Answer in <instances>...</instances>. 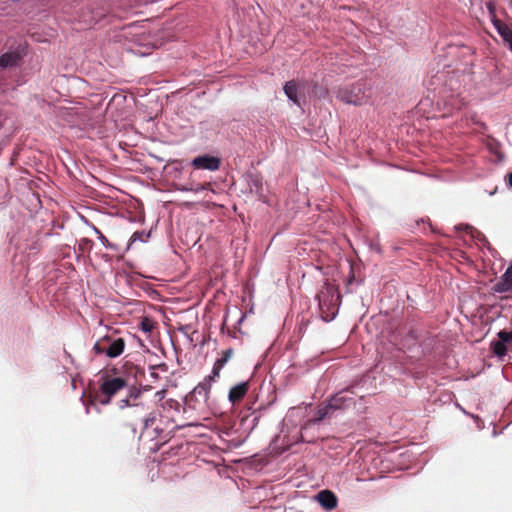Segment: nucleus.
Masks as SVG:
<instances>
[{
  "mask_svg": "<svg viewBox=\"0 0 512 512\" xmlns=\"http://www.w3.org/2000/svg\"><path fill=\"white\" fill-rule=\"evenodd\" d=\"M320 317L323 321H332L339 310L340 295L335 285L326 280L316 295Z\"/></svg>",
  "mask_w": 512,
  "mask_h": 512,
  "instance_id": "f257e3e1",
  "label": "nucleus"
},
{
  "mask_svg": "<svg viewBox=\"0 0 512 512\" xmlns=\"http://www.w3.org/2000/svg\"><path fill=\"white\" fill-rule=\"evenodd\" d=\"M99 383L95 400L103 406L109 405L119 392L126 390L129 386L124 377L111 375L108 372L100 374Z\"/></svg>",
  "mask_w": 512,
  "mask_h": 512,
  "instance_id": "f03ea898",
  "label": "nucleus"
},
{
  "mask_svg": "<svg viewBox=\"0 0 512 512\" xmlns=\"http://www.w3.org/2000/svg\"><path fill=\"white\" fill-rule=\"evenodd\" d=\"M215 378L209 374L201 381L186 397V404L189 408L197 411H203L207 407L209 393Z\"/></svg>",
  "mask_w": 512,
  "mask_h": 512,
  "instance_id": "7ed1b4c3",
  "label": "nucleus"
},
{
  "mask_svg": "<svg viewBox=\"0 0 512 512\" xmlns=\"http://www.w3.org/2000/svg\"><path fill=\"white\" fill-rule=\"evenodd\" d=\"M125 349V341L120 337L106 335L97 340L93 346V350L98 355H105L108 358H116L120 356Z\"/></svg>",
  "mask_w": 512,
  "mask_h": 512,
  "instance_id": "20e7f679",
  "label": "nucleus"
},
{
  "mask_svg": "<svg viewBox=\"0 0 512 512\" xmlns=\"http://www.w3.org/2000/svg\"><path fill=\"white\" fill-rule=\"evenodd\" d=\"M369 97L363 83H356L350 88L339 90V98L347 104L362 105L367 103Z\"/></svg>",
  "mask_w": 512,
  "mask_h": 512,
  "instance_id": "39448f33",
  "label": "nucleus"
},
{
  "mask_svg": "<svg viewBox=\"0 0 512 512\" xmlns=\"http://www.w3.org/2000/svg\"><path fill=\"white\" fill-rule=\"evenodd\" d=\"M145 388L129 385L126 389V395L116 402V406L122 412V415L144 399L143 392Z\"/></svg>",
  "mask_w": 512,
  "mask_h": 512,
  "instance_id": "423d86ee",
  "label": "nucleus"
},
{
  "mask_svg": "<svg viewBox=\"0 0 512 512\" xmlns=\"http://www.w3.org/2000/svg\"><path fill=\"white\" fill-rule=\"evenodd\" d=\"M145 388L129 385L126 389V395L116 402V406L122 412V415L144 399L143 392Z\"/></svg>",
  "mask_w": 512,
  "mask_h": 512,
  "instance_id": "0eeeda50",
  "label": "nucleus"
},
{
  "mask_svg": "<svg viewBox=\"0 0 512 512\" xmlns=\"http://www.w3.org/2000/svg\"><path fill=\"white\" fill-rule=\"evenodd\" d=\"M149 402L143 399L136 405H132V408L129 409L126 413L123 414V417L127 420L128 424L132 427L139 423V420L144 418L147 415L148 410L150 409Z\"/></svg>",
  "mask_w": 512,
  "mask_h": 512,
  "instance_id": "6e6552de",
  "label": "nucleus"
},
{
  "mask_svg": "<svg viewBox=\"0 0 512 512\" xmlns=\"http://www.w3.org/2000/svg\"><path fill=\"white\" fill-rule=\"evenodd\" d=\"M352 392L349 390H343L333 395L329 400L330 408L333 412L336 410H342L349 408L354 404V398L351 396Z\"/></svg>",
  "mask_w": 512,
  "mask_h": 512,
  "instance_id": "1a4fd4ad",
  "label": "nucleus"
},
{
  "mask_svg": "<svg viewBox=\"0 0 512 512\" xmlns=\"http://www.w3.org/2000/svg\"><path fill=\"white\" fill-rule=\"evenodd\" d=\"M192 165L196 169L216 171L220 168V159L209 155L198 156L192 160Z\"/></svg>",
  "mask_w": 512,
  "mask_h": 512,
  "instance_id": "9d476101",
  "label": "nucleus"
},
{
  "mask_svg": "<svg viewBox=\"0 0 512 512\" xmlns=\"http://www.w3.org/2000/svg\"><path fill=\"white\" fill-rule=\"evenodd\" d=\"M319 504L326 510H332L337 506L336 495L330 490H322L316 495Z\"/></svg>",
  "mask_w": 512,
  "mask_h": 512,
  "instance_id": "9b49d317",
  "label": "nucleus"
},
{
  "mask_svg": "<svg viewBox=\"0 0 512 512\" xmlns=\"http://www.w3.org/2000/svg\"><path fill=\"white\" fill-rule=\"evenodd\" d=\"M249 389V383L248 382H240L236 384L235 386L231 387L228 399L232 404H235L239 402L243 397L246 395Z\"/></svg>",
  "mask_w": 512,
  "mask_h": 512,
  "instance_id": "f8f14e48",
  "label": "nucleus"
},
{
  "mask_svg": "<svg viewBox=\"0 0 512 512\" xmlns=\"http://www.w3.org/2000/svg\"><path fill=\"white\" fill-rule=\"evenodd\" d=\"M21 60V55L17 51H9L0 56V67L3 69L16 67Z\"/></svg>",
  "mask_w": 512,
  "mask_h": 512,
  "instance_id": "ddd939ff",
  "label": "nucleus"
},
{
  "mask_svg": "<svg viewBox=\"0 0 512 512\" xmlns=\"http://www.w3.org/2000/svg\"><path fill=\"white\" fill-rule=\"evenodd\" d=\"M512 288V265L507 268L505 273L502 275L499 282H497L493 289L495 292L502 293L507 292Z\"/></svg>",
  "mask_w": 512,
  "mask_h": 512,
  "instance_id": "4468645a",
  "label": "nucleus"
},
{
  "mask_svg": "<svg viewBox=\"0 0 512 512\" xmlns=\"http://www.w3.org/2000/svg\"><path fill=\"white\" fill-rule=\"evenodd\" d=\"M260 415L256 412H250L241 418V426L249 435L258 425Z\"/></svg>",
  "mask_w": 512,
  "mask_h": 512,
  "instance_id": "2eb2a0df",
  "label": "nucleus"
},
{
  "mask_svg": "<svg viewBox=\"0 0 512 512\" xmlns=\"http://www.w3.org/2000/svg\"><path fill=\"white\" fill-rule=\"evenodd\" d=\"M233 354V350L231 348L225 350L221 358L217 359L213 365L212 371L210 373L211 378L217 379L220 375L221 369L225 366V364L229 361Z\"/></svg>",
  "mask_w": 512,
  "mask_h": 512,
  "instance_id": "dca6fc26",
  "label": "nucleus"
},
{
  "mask_svg": "<svg viewBox=\"0 0 512 512\" xmlns=\"http://www.w3.org/2000/svg\"><path fill=\"white\" fill-rule=\"evenodd\" d=\"M245 179H246L250 193H253L256 195H262L263 184H262V179L258 175L247 174Z\"/></svg>",
  "mask_w": 512,
  "mask_h": 512,
  "instance_id": "f3484780",
  "label": "nucleus"
},
{
  "mask_svg": "<svg viewBox=\"0 0 512 512\" xmlns=\"http://www.w3.org/2000/svg\"><path fill=\"white\" fill-rule=\"evenodd\" d=\"M298 85L295 81H288L284 85V93L287 96V98L293 102L297 106H301L300 100L298 98Z\"/></svg>",
  "mask_w": 512,
  "mask_h": 512,
  "instance_id": "a211bd4d",
  "label": "nucleus"
},
{
  "mask_svg": "<svg viewBox=\"0 0 512 512\" xmlns=\"http://www.w3.org/2000/svg\"><path fill=\"white\" fill-rule=\"evenodd\" d=\"M464 105L465 100L464 98L460 97V95L452 94L444 99V106L449 112H453L454 110H461Z\"/></svg>",
  "mask_w": 512,
  "mask_h": 512,
  "instance_id": "6ab92c4d",
  "label": "nucleus"
},
{
  "mask_svg": "<svg viewBox=\"0 0 512 512\" xmlns=\"http://www.w3.org/2000/svg\"><path fill=\"white\" fill-rule=\"evenodd\" d=\"M492 24L505 43H507L512 38V30L501 20L492 19Z\"/></svg>",
  "mask_w": 512,
  "mask_h": 512,
  "instance_id": "aec40b11",
  "label": "nucleus"
},
{
  "mask_svg": "<svg viewBox=\"0 0 512 512\" xmlns=\"http://www.w3.org/2000/svg\"><path fill=\"white\" fill-rule=\"evenodd\" d=\"M333 413L332 408H330L329 402L326 406L320 407L315 415L314 418L310 420L311 423L316 424L322 420H324L326 417L330 416Z\"/></svg>",
  "mask_w": 512,
  "mask_h": 512,
  "instance_id": "412c9836",
  "label": "nucleus"
},
{
  "mask_svg": "<svg viewBox=\"0 0 512 512\" xmlns=\"http://www.w3.org/2000/svg\"><path fill=\"white\" fill-rule=\"evenodd\" d=\"M155 419V413L150 408L147 412V415H145L144 418L139 420V423L142 424L144 430H147L153 425Z\"/></svg>",
  "mask_w": 512,
  "mask_h": 512,
  "instance_id": "4be33fe9",
  "label": "nucleus"
},
{
  "mask_svg": "<svg viewBox=\"0 0 512 512\" xmlns=\"http://www.w3.org/2000/svg\"><path fill=\"white\" fill-rule=\"evenodd\" d=\"M492 349L493 352L499 357L504 356L507 351L505 344L503 342L498 341L492 343Z\"/></svg>",
  "mask_w": 512,
  "mask_h": 512,
  "instance_id": "5701e85b",
  "label": "nucleus"
},
{
  "mask_svg": "<svg viewBox=\"0 0 512 512\" xmlns=\"http://www.w3.org/2000/svg\"><path fill=\"white\" fill-rule=\"evenodd\" d=\"M498 337L500 339L499 342H503L504 344L512 341V333L507 331H500L498 333Z\"/></svg>",
  "mask_w": 512,
  "mask_h": 512,
  "instance_id": "b1692460",
  "label": "nucleus"
},
{
  "mask_svg": "<svg viewBox=\"0 0 512 512\" xmlns=\"http://www.w3.org/2000/svg\"><path fill=\"white\" fill-rule=\"evenodd\" d=\"M98 240L101 242V244L104 247H106L108 249L116 250V245L109 242L108 239L103 234H100V236L98 237Z\"/></svg>",
  "mask_w": 512,
  "mask_h": 512,
  "instance_id": "393cba45",
  "label": "nucleus"
},
{
  "mask_svg": "<svg viewBox=\"0 0 512 512\" xmlns=\"http://www.w3.org/2000/svg\"><path fill=\"white\" fill-rule=\"evenodd\" d=\"M140 326H141V330L143 332H145V333H150L152 331V328H153V324L148 319H144L141 322Z\"/></svg>",
  "mask_w": 512,
  "mask_h": 512,
  "instance_id": "a878e982",
  "label": "nucleus"
},
{
  "mask_svg": "<svg viewBox=\"0 0 512 512\" xmlns=\"http://www.w3.org/2000/svg\"><path fill=\"white\" fill-rule=\"evenodd\" d=\"M205 188L203 185H197L196 187H188V186H182L180 187L178 190L182 191V192H187V191H193V192H201L203 191Z\"/></svg>",
  "mask_w": 512,
  "mask_h": 512,
  "instance_id": "bb28decb",
  "label": "nucleus"
},
{
  "mask_svg": "<svg viewBox=\"0 0 512 512\" xmlns=\"http://www.w3.org/2000/svg\"><path fill=\"white\" fill-rule=\"evenodd\" d=\"M136 241H143L142 240V233L140 232H134L130 238V243H129V246L133 243V242H136Z\"/></svg>",
  "mask_w": 512,
  "mask_h": 512,
  "instance_id": "cd10ccee",
  "label": "nucleus"
},
{
  "mask_svg": "<svg viewBox=\"0 0 512 512\" xmlns=\"http://www.w3.org/2000/svg\"><path fill=\"white\" fill-rule=\"evenodd\" d=\"M487 6V9L489 11V14H490V17H491V20L492 19H497L496 16H495V7H494V4L492 2H488L486 4Z\"/></svg>",
  "mask_w": 512,
  "mask_h": 512,
  "instance_id": "c85d7f7f",
  "label": "nucleus"
},
{
  "mask_svg": "<svg viewBox=\"0 0 512 512\" xmlns=\"http://www.w3.org/2000/svg\"><path fill=\"white\" fill-rule=\"evenodd\" d=\"M456 229L464 230V231L469 232V233H472V231H473V228L471 226H469V225H462V224L456 226Z\"/></svg>",
  "mask_w": 512,
  "mask_h": 512,
  "instance_id": "c756f323",
  "label": "nucleus"
},
{
  "mask_svg": "<svg viewBox=\"0 0 512 512\" xmlns=\"http://www.w3.org/2000/svg\"><path fill=\"white\" fill-rule=\"evenodd\" d=\"M165 394H166V391L164 389H162L160 391H157L155 395L159 400H162L165 397Z\"/></svg>",
  "mask_w": 512,
  "mask_h": 512,
  "instance_id": "7c9ffc66",
  "label": "nucleus"
},
{
  "mask_svg": "<svg viewBox=\"0 0 512 512\" xmlns=\"http://www.w3.org/2000/svg\"><path fill=\"white\" fill-rule=\"evenodd\" d=\"M92 229H93L94 233L97 235V238L100 236V234H102L101 231L97 227L93 226Z\"/></svg>",
  "mask_w": 512,
  "mask_h": 512,
  "instance_id": "2f4dec72",
  "label": "nucleus"
},
{
  "mask_svg": "<svg viewBox=\"0 0 512 512\" xmlns=\"http://www.w3.org/2000/svg\"><path fill=\"white\" fill-rule=\"evenodd\" d=\"M92 229H93L94 233L97 235V238L100 236V234H102L101 231L97 227L93 226Z\"/></svg>",
  "mask_w": 512,
  "mask_h": 512,
  "instance_id": "473e14b6",
  "label": "nucleus"
},
{
  "mask_svg": "<svg viewBox=\"0 0 512 512\" xmlns=\"http://www.w3.org/2000/svg\"><path fill=\"white\" fill-rule=\"evenodd\" d=\"M92 229H93L94 233L97 235V238L100 236V234H102L101 231L97 227L93 226Z\"/></svg>",
  "mask_w": 512,
  "mask_h": 512,
  "instance_id": "72a5a7b5",
  "label": "nucleus"
},
{
  "mask_svg": "<svg viewBox=\"0 0 512 512\" xmlns=\"http://www.w3.org/2000/svg\"><path fill=\"white\" fill-rule=\"evenodd\" d=\"M92 229H93L94 233L97 235V238L100 236V234H102L101 231L97 227L93 226Z\"/></svg>",
  "mask_w": 512,
  "mask_h": 512,
  "instance_id": "f704fd0d",
  "label": "nucleus"
},
{
  "mask_svg": "<svg viewBox=\"0 0 512 512\" xmlns=\"http://www.w3.org/2000/svg\"><path fill=\"white\" fill-rule=\"evenodd\" d=\"M509 49L512 51V38L506 43Z\"/></svg>",
  "mask_w": 512,
  "mask_h": 512,
  "instance_id": "c9c22d12",
  "label": "nucleus"
},
{
  "mask_svg": "<svg viewBox=\"0 0 512 512\" xmlns=\"http://www.w3.org/2000/svg\"><path fill=\"white\" fill-rule=\"evenodd\" d=\"M244 318H245V315H241V317L238 320V324H241L242 321L244 320Z\"/></svg>",
  "mask_w": 512,
  "mask_h": 512,
  "instance_id": "e433bc0d",
  "label": "nucleus"
},
{
  "mask_svg": "<svg viewBox=\"0 0 512 512\" xmlns=\"http://www.w3.org/2000/svg\"><path fill=\"white\" fill-rule=\"evenodd\" d=\"M509 185L512 187V172L509 175Z\"/></svg>",
  "mask_w": 512,
  "mask_h": 512,
  "instance_id": "4c0bfd02",
  "label": "nucleus"
},
{
  "mask_svg": "<svg viewBox=\"0 0 512 512\" xmlns=\"http://www.w3.org/2000/svg\"><path fill=\"white\" fill-rule=\"evenodd\" d=\"M497 188H495L493 191L489 192V195H494L496 193Z\"/></svg>",
  "mask_w": 512,
  "mask_h": 512,
  "instance_id": "58836bf2",
  "label": "nucleus"
}]
</instances>
